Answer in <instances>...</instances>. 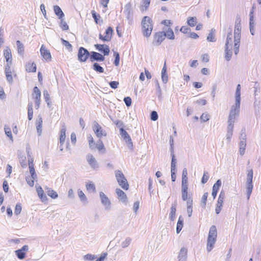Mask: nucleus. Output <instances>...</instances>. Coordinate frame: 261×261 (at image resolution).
Returning a JSON list of instances; mask_svg holds the SVG:
<instances>
[{"label":"nucleus","instance_id":"7c9ffc66","mask_svg":"<svg viewBox=\"0 0 261 261\" xmlns=\"http://www.w3.org/2000/svg\"><path fill=\"white\" fill-rule=\"evenodd\" d=\"M162 80L164 84L167 83L168 81V77L167 74V68L166 66V64L165 63L164 66H163L162 70Z\"/></svg>","mask_w":261,"mask_h":261},{"label":"nucleus","instance_id":"6e6552de","mask_svg":"<svg viewBox=\"0 0 261 261\" xmlns=\"http://www.w3.org/2000/svg\"><path fill=\"white\" fill-rule=\"evenodd\" d=\"M92 128L96 136L98 138H100L102 136H107L106 131L103 130L98 122L95 121L93 122Z\"/></svg>","mask_w":261,"mask_h":261},{"label":"nucleus","instance_id":"393cba45","mask_svg":"<svg viewBox=\"0 0 261 261\" xmlns=\"http://www.w3.org/2000/svg\"><path fill=\"white\" fill-rule=\"evenodd\" d=\"M222 182L221 179H218L216 182L213 185L212 196H217L218 191L221 186Z\"/></svg>","mask_w":261,"mask_h":261},{"label":"nucleus","instance_id":"aec40b11","mask_svg":"<svg viewBox=\"0 0 261 261\" xmlns=\"http://www.w3.org/2000/svg\"><path fill=\"white\" fill-rule=\"evenodd\" d=\"M188 249L185 247L180 249L178 255V261H187Z\"/></svg>","mask_w":261,"mask_h":261},{"label":"nucleus","instance_id":"2f4dec72","mask_svg":"<svg viewBox=\"0 0 261 261\" xmlns=\"http://www.w3.org/2000/svg\"><path fill=\"white\" fill-rule=\"evenodd\" d=\"M26 70L29 72H35L36 71V66L34 62H28L26 64Z\"/></svg>","mask_w":261,"mask_h":261},{"label":"nucleus","instance_id":"f257e3e1","mask_svg":"<svg viewBox=\"0 0 261 261\" xmlns=\"http://www.w3.org/2000/svg\"><path fill=\"white\" fill-rule=\"evenodd\" d=\"M217 237V230L215 225L211 226L207 239L206 250L210 252L214 247Z\"/></svg>","mask_w":261,"mask_h":261},{"label":"nucleus","instance_id":"4468645a","mask_svg":"<svg viewBox=\"0 0 261 261\" xmlns=\"http://www.w3.org/2000/svg\"><path fill=\"white\" fill-rule=\"evenodd\" d=\"M29 250V246L24 245L21 249L15 251V255L19 259H23L25 257V251Z\"/></svg>","mask_w":261,"mask_h":261},{"label":"nucleus","instance_id":"052dcab7","mask_svg":"<svg viewBox=\"0 0 261 261\" xmlns=\"http://www.w3.org/2000/svg\"><path fill=\"white\" fill-rule=\"evenodd\" d=\"M114 56L115 57V60L114 64L115 66H118L119 65L120 57L119 54L117 52H115Z\"/></svg>","mask_w":261,"mask_h":261},{"label":"nucleus","instance_id":"2eb2a0df","mask_svg":"<svg viewBox=\"0 0 261 261\" xmlns=\"http://www.w3.org/2000/svg\"><path fill=\"white\" fill-rule=\"evenodd\" d=\"M101 204L105 207V210L109 211L112 208V203L108 197H100Z\"/></svg>","mask_w":261,"mask_h":261},{"label":"nucleus","instance_id":"5fc2aeb1","mask_svg":"<svg viewBox=\"0 0 261 261\" xmlns=\"http://www.w3.org/2000/svg\"><path fill=\"white\" fill-rule=\"evenodd\" d=\"M132 242V239L129 237H127L125 240L121 243V247L125 248L128 246Z\"/></svg>","mask_w":261,"mask_h":261},{"label":"nucleus","instance_id":"6e6d98bb","mask_svg":"<svg viewBox=\"0 0 261 261\" xmlns=\"http://www.w3.org/2000/svg\"><path fill=\"white\" fill-rule=\"evenodd\" d=\"M188 172L186 168H184L182 173V180L181 182H188Z\"/></svg>","mask_w":261,"mask_h":261},{"label":"nucleus","instance_id":"c03bdc74","mask_svg":"<svg viewBox=\"0 0 261 261\" xmlns=\"http://www.w3.org/2000/svg\"><path fill=\"white\" fill-rule=\"evenodd\" d=\"M188 182H181L182 196H188Z\"/></svg>","mask_w":261,"mask_h":261},{"label":"nucleus","instance_id":"72a5a7b5","mask_svg":"<svg viewBox=\"0 0 261 261\" xmlns=\"http://www.w3.org/2000/svg\"><path fill=\"white\" fill-rule=\"evenodd\" d=\"M184 225V218L181 216H180L179 217L177 223V226H176V232L177 233H179V232L182 229V228L183 227Z\"/></svg>","mask_w":261,"mask_h":261},{"label":"nucleus","instance_id":"f8f14e48","mask_svg":"<svg viewBox=\"0 0 261 261\" xmlns=\"http://www.w3.org/2000/svg\"><path fill=\"white\" fill-rule=\"evenodd\" d=\"M105 56L102 55L100 53L95 51H91L90 53V60L93 62L94 61L101 62L105 60Z\"/></svg>","mask_w":261,"mask_h":261},{"label":"nucleus","instance_id":"0e129e2a","mask_svg":"<svg viewBox=\"0 0 261 261\" xmlns=\"http://www.w3.org/2000/svg\"><path fill=\"white\" fill-rule=\"evenodd\" d=\"M150 119L152 121H156L158 119V114L156 111H153L151 112Z\"/></svg>","mask_w":261,"mask_h":261},{"label":"nucleus","instance_id":"dca6fc26","mask_svg":"<svg viewBox=\"0 0 261 261\" xmlns=\"http://www.w3.org/2000/svg\"><path fill=\"white\" fill-rule=\"evenodd\" d=\"M94 46L97 50L102 53L104 56H107L109 54L110 48L108 45L106 44H96L94 45Z\"/></svg>","mask_w":261,"mask_h":261},{"label":"nucleus","instance_id":"69168bd1","mask_svg":"<svg viewBox=\"0 0 261 261\" xmlns=\"http://www.w3.org/2000/svg\"><path fill=\"white\" fill-rule=\"evenodd\" d=\"M21 211V205L20 203H17L16 205L14 214L16 215L19 214Z\"/></svg>","mask_w":261,"mask_h":261},{"label":"nucleus","instance_id":"7ed1b4c3","mask_svg":"<svg viewBox=\"0 0 261 261\" xmlns=\"http://www.w3.org/2000/svg\"><path fill=\"white\" fill-rule=\"evenodd\" d=\"M240 105L239 103H236L230 108L228 119V123L234 124L236 117L238 116L240 113Z\"/></svg>","mask_w":261,"mask_h":261},{"label":"nucleus","instance_id":"f3484780","mask_svg":"<svg viewBox=\"0 0 261 261\" xmlns=\"http://www.w3.org/2000/svg\"><path fill=\"white\" fill-rule=\"evenodd\" d=\"M11 66V65H6L5 67V73L6 74V80L10 84H12L13 83Z\"/></svg>","mask_w":261,"mask_h":261},{"label":"nucleus","instance_id":"412c9836","mask_svg":"<svg viewBox=\"0 0 261 261\" xmlns=\"http://www.w3.org/2000/svg\"><path fill=\"white\" fill-rule=\"evenodd\" d=\"M176 205H177V202H176V201H175L172 204V205L171 207V211L169 213V219L171 221H174V220L175 219Z\"/></svg>","mask_w":261,"mask_h":261},{"label":"nucleus","instance_id":"3c124183","mask_svg":"<svg viewBox=\"0 0 261 261\" xmlns=\"http://www.w3.org/2000/svg\"><path fill=\"white\" fill-rule=\"evenodd\" d=\"M253 189L252 183H246V193L247 196H250Z\"/></svg>","mask_w":261,"mask_h":261},{"label":"nucleus","instance_id":"a211bd4d","mask_svg":"<svg viewBox=\"0 0 261 261\" xmlns=\"http://www.w3.org/2000/svg\"><path fill=\"white\" fill-rule=\"evenodd\" d=\"M4 55L6 59L7 64L6 65H12V53L11 50L9 47L7 46L4 50Z\"/></svg>","mask_w":261,"mask_h":261},{"label":"nucleus","instance_id":"09e8293b","mask_svg":"<svg viewBox=\"0 0 261 261\" xmlns=\"http://www.w3.org/2000/svg\"><path fill=\"white\" fill-rule=\"evenodd\" d=\"M5 132L6 135L13 141V137L10 127L7 125L5 126Z\"/></svg>","mask_w":261,"mask_h":261},{"label":"nucleus","instance_id":"ea45409f","mask_svg":"<svg viewBox=\"0 0 261 261\" xmlns=\"http://www.w3.org/2000/svg\"><path fill=\"white\" fill-rule=\"evenodd\" d=\"M16 45L17 47V51L19 54L22 55L24 53V46L23 44L19 41H16Z\"/></svg>","mask_w":261,"mask_h":261},{"label":"nucleus","instance_id":"6ab92c4d","mask_svg":"<svg viewBox=\"0 0 261 261\" xmlns=\"http://www.w3.org/2000/svg\"><path fill=\"white\" fill-rule=\"evenodd\" d=\"M40 53L43 58L47 61L51 60V56L49 51L47 49L44 45H42L40 48Z\"/></svg>","mask_w":261,"mask_h":261},{"label":"nucleus","instance_id":"9b49d317","mask_svg":"<svg viewBox=\"0 0 261 261\" xmlns=\"http://www.w3.org/2000/svg\"><path fill=\"white\" fill-rule=\"evenodd\" d=\"M165 39L164 31L156 33L154 36V39L152 44L155 46L160 45Z\"/></svg>","mask_w":261,"mask_h":261},{"label":"nucleus","instance_id":"864d4df0","mask_svg":"<svg viewBox=\"0 0 261 261\" xmlns=\"http://www.w3.org/2000/svg\"><path fill=\"white\" fill-rule=\"evenodd\" d=\"M89 142V147L91 149H93L95 148V143H94V139L91 135H89L87 137Z\"/></svg>","mask_w":261,"mask_h":261},{"label":"nucleus","instance_id":"ddd939ff","mask_svg":"<svg viewBox=\"0 0 261 261\" xmlns=\"http://www.w3.org/2000/svg\"><path fill=\"white\" fill-rule=\"evenodd\" d=\"M120 134L123 139L128 144L129 148H132L133 146V142L129 135L126 132V131L123 128H121L120 129Z\"/></svg>","mask_w":261,"mask_h":261},{"label":"nucleus","instance_id":"680f3d73","mask_svg":"<svg viewBox=\"0 0 261 261\" xmlns=\"http://www.w3.org/2000/svg\"><path fill=\"white\" fill-rule=\"evenodd\" d=\"M235 102L241 103V91L236 90V91Z\"/></svg>","mask_w":261,"mask_h":261},{"label":"nucleus","instance_id":"423d86ee","mask_svg":"<svg viewBox=\"0 0 261 261\" xmlns=\"http://www.w3.org/2000/svg\"><path fill=\"white\" fill-rule=\"evenodd\" d=\"M241 29H234V53L237 55L239 52V47L241 39Z\"/></svg>","mask_w":261,"mask_h":261},{"label":"nucleus","instance_id":"20e7f679","mask_svg":"<svg viewBox=\"0 0 261 261\" xmlns=\"http://www.w3.org/2000/svg\"><path fill=\"white\" fill-rule=\"evenodd\" d=\"M115 176L119 185L124 190H127L128 184L124 174L120 170L115 171Z\"/></svg>","mask_w":261,"mask_h":261},{"label":"nucleus","instance_id":"5701e85b","mask_svg":"<svg viewBox=\"0 0 261 261\" xmlns=\"http://www.w3.org/2000/svg\"><path fill=\"white\" fill-rule=\"evenodd\" d=\"M232 55V47L225 46V59L227 61H229L231 60Z\"/></svg>","mask_w":261,"mask_h":261},{"label":"nucleus","instance_id":"c756f323","mask_svg":"<svg viewBox=\"0 0 261 261\" xmlns=\"http://www.w3.org/2000/svg\"><path fill=\"white\" fill-rule=\"evenodd\" d=\"M66 127L65 125H63L62 126V128L60 131V143H64L66 138Z\"/></svg>","mask_w":261,"mask_h":261},{"label":"nucleus","instance_id":"79ce46f5","mask_svg":"<svg viewBox=\"0 0 261 261\" xmlns=\"http://www.w3.org/2000/svg\"><path fill=\"white\" fill-rule=\"evenodd\" d=\"M92 68L95 71L99 73H102L104 71V69L97 63H94L93 65Z\"/></svg>","mask_w":261,"mask_h":261},{"label":"nucleus","instance_id":"cd10ccee","mask_svg":"<svg viewBox=\"0 0 261 261\" xmlns=\"http://www.w3.org/2000/svg\"><path fill=\"white\" fill-rule=\"evenodd\" d=\"M54 11L55 14L58 16L59 19H61L62 18H63L64 17V14L59 6H54Z\"/></svg>","mask_w":261,"mask_h":261},{"label":"nucleus","instance_id":"49530a36","mask_svg":"<svg viewBox=\"0 0 261 261\" xmlns=\"http://www.w3.org/2000/svg\"><path fill=\"white\" fill-rule=\"evenodd\" d=\"M60 19V27L63 31L68 30L69 29V27L66 21L64 20L63 18H62Z\"/></svg>","mask_w":261,"mask_h":261},{"label":"nucleus","instance_id":"e433bc0d","mask_svg":"<svg viewBox=\"0 0 261 261\" xmlns=\"http://www.w3.org/2000/svg\"><path fill=\"white\" fill-rule=\"evenodd\" d=\"M215 30L212 29L207 36L206 40L209 42H214L216 41L215 35Z\"/></svg>","mask_w":261,"mask_h":261},{"label":"nucleus","instance_id":"de8ad7c7","mask_svg":"<svg viewBox=\"0 0 261 261\" xmlns=\"http://www.w3.org/2000/svg\"><path fill=\"white\" fill-rule=\"evenodd\" d=\"M29 171L31 176V178L33 179H36L37 178V174L36 173L34 166L32 165L29 166Z\"/></svg>","mask_w":261,"mask_h":261},{"label":"nucleus","instance_id":"c85d7f7f","mask_svg":"<svg viewBox=\"0 0 261 261\" xmlns=\"http://www.w3.org/2000/svg\"><path fill=\"white\" fill-rule=\"evenodd\" d=\"M224 197H219L215 209V212L217 214H219L220 213Z\"/></svg>","mask_w":261,"mask_h":261},{"label":"nucleus","instance_id":"e2e57ef3","mask_svg":"<svg viewBox=\"0 0 261 261\" xmlns=\"http://www.w3.org/2000/svg\"><path fill=\"white\" fill-rule=\"evenodd\" d=\"M208 178H209V176H208V172L206 171H204L203 176L201 179L202 184H205L208 180Z\"/></svg>","mask_w":261,"mask_h":261},{"label":"nucleus","instance_id":"4be33fe9","mask_svg":"<svg viewBox=\"0 0 261 261\" xmlns=\"http://www.w3.org/2000/svg\"><path fill=\"white\" fill-rule=\"evenodd\" d=\"M36 125L37 134L38 136H40L42 133V119L40 115L38 116L36 119Z\"/></svg>","mask_w":261,"mask_h":261},{"label":"nucleus","instance_id":"473e14b6","mask_svg":"<svg viewBox=\"0 0 261 261\" xmlns=\"http://www.w3.org/2000/svg\"><path fill=\"white\" fill-rule=\"evenodd\" d=\"M240 153L241 155H244L245 151L246 143V139L242 138L240 142Z\"/></svg>","mask_w":261,"mask_h":261},{"label":"nucleus","instance_id":"bf43d9fd","mask_svg":"<svg viewBox=\"0 0 261 261\" xmlns=\"http://www.w3.org/2000/svg\"><path fill=\"white\" fill-rule=\"evenodd\" d=\"M86 188L89 192H94L95 190V185L92 182H90L86 185Z\"/></svg>","mask_w":261,"mask_h":261},{"label":"nucleus","instance_id":"b1692460","mask_svg":"<svg viewBox=\"0 0 261 261\" xmlns=\"http://www.w3.org/2000/svg\"><path fill=\"white\" fill-rule=\"evenodd\" d=\"M234 124L231 123H228L227 126V131L226 134V139L228 140V142H230L231 137L233 134V129Z\"/></svg>","mask_w":261,"mask_h":261},{"label":"nucleus","instance_id":"a18cd8bd","mask_svg":"<svg viewBox=\"0 0 261 261\" xmlns=\"http://www.w3.org/2000/svg\"><path fill=\"white\" fill-rule=\"evenodd\" d=\"M95 147H96L99 151H101L102 150H103L104 151H105L104 145L102 141L100 139H99L97 143L95 144Z\"/></svg>","mask_w":261,"mask_h":261},{"label":"nucleus","instance_id":"bb28decb","mask_svg":"<svg viewBox=\"0 0 261 261\" xmlns=\"http://www.w3.org/2000/svg\"><path fill=\"white\" fill-rule=\"evenodd\" d=\"M229 31L228 32L225 46H232V30L229 29Z\"/></svg>","mask_w":261,"mask_h":261},{"label":"nucleus","instance_id":"39448f33","mask_svg":"<svg viewBox=\"0 0 261 261\" xmlns=\"http://www.w3.org/2000/svg\"><path fill=\"white\" fill-rule=\"evenodd\" d=\"M123 13L128 20V24L132 25L133 23V10L130 3H128L124 6Z\"/></svg>","mask_w":261,"mask_h":261},{"label":"nucleus","instance_id":"4d7b16f0","mask_svg":"<svg viewBox=\"0 0 261 261\" xmlns=\"http://www.w3.org/2000/svg\"><path fill=\"white\" fill-rule=\"evenodd\" d=\"M106 35L105 36H108L109 38H110V41L111 40L113 34V30L112 27H109L107 28L105 32Z\"/></svg>","mask_w":261,"mask_h":261},{"label":"nucleus","instance_id":"603ef678","mask_svg":"<svg viewBox=\"0 0 261 261\" xmlns=\"http://www.w3.org/2000/svg\"><path fill=\"white\" fill-rule=\"evenodd\" d=\"M45 191L47 196H58L57 192L48 187H46L45 188Z\"/></svg>","mask_w":261,"mask_h":261},{"label":"nucleus","instance_id":"774afa93","mask_svg":"<svg viewBox=\"0 0 261 261\" xmlns=\"http://www.w3.org/2000/svg\"><path fill=\"white\" fill-rule=\"evenodd\" d=\"M63 44L68 49H70L72 48L71 44L68 41L63 39H61Z\"/></svg>","mask_w":261,"mask_h":261},{"label":"nucleus","instance_id":"1a4fd4ad","mask_svg":"<svg viewBox=\"0 0 261 261\" xmlns=\"http://www.w3.org/2000/svg\"><path fill=\"white\" fill-rule=\"evenodd\" d=\"M86 158L88 164L92 169L97 170L99 169V164L92 154L88 153Z\"/></svg>","mask_w":261,"mask_h":261},{"label":"nucleus","instance_id":"c9c22d12","mask_svg":"<svg viewBox=\"0 0 261 261\" xmlns=\"http://www.w3.org/2000/svg\"><path fill=\"white\" fill-rule=\"evenodd\" d=\"M91 14L92 17L94 19V21L96 24H101L102 23V20H99V18H100V16L99 14H97L94 10H92L91 11Z\"/></svg>","mask_w":261,"mask_h":261},{"label":"nucleus","instance_id":"f03ea898","mask_svg":"<svg viewBox=\"0 0 261 261\" xmlns=\"http://www.w3.org/2000/svg\"><path fill=\"white\" fill-rule=\"evenodd\" d=\"M142 32L146 37H149L153 29L152 19L148 16H144L141 21Z\"/></svg>","mask_w":261,"mask_h":261},{"label":"nucleus","instance_id":"13d9d810","mask_svg":"<svg viewBox=\"0 0 261 261\" xmlns=\"http://www.w3.org/2000/svg\"><path fill=\"white\" fill-rule=\"evenodd\" d=\"M184 201H187V207H192L193 200L191 197H182Z\"/></svg>","mask_w":261,"mask_h":261},{"label":"nucleus","instance_id":"0eeeda50","mask_svg":"<svg viewBox=\"0 0 261 261\" xmlns=\"http://www.w3.org/2000/svg\"><path fill=\"white\" fill-rule=\"evenodd\" d=\"M90 53L83 47H80L78 50L77 58L81 62H84L90 57Z\"/></svg>","mask_w":261,"mask_h":261},{"label":"nucleus","instance_id":"37998d69","mask_svg":"<svg viewBox=\"0 0 261 261\" xmlns=\"http://www.w3.org/2000/svg\"><path fill=\"white\" fill-rule=\"evenodd\" d=\"M197 23V18L196 17H190L188 18L187 23L191 27H194Z\"/></svg>","mask_w":261,"mask_h":261},{"label":"nucleus","instance_id":"58836bf2","mask_svg":"<svg viewBox=\"0 0 261 261\" xmlns=\"http://www.w3.org/2000/svg\"><path fill=\"white\" fill-rule=\"evenodd\" d=\"M176 163H171V179L172 181H175L176 179L175 170H176Z\"/></svg>","mask_w":261,"mask_h":261},{"label":"nucleus","instance_id":"f704fd0d","mask_svg":"<svg viewBox=\"0 0 261 261\" xmlns=\"http://www.w3.org/2000/svg\"><path fill=\"white\" fill-rule=\"evenodd\" d=\"M33 97L35 100H40L41 91L37 87H35L33 89Z\"/></svg>","mask_w":261,"mask_h":261},{"label":"nucleus","instance_id":"9d476101","mask_svg":"<svg viewBox=\"0 0 261 261\" xmlns=\"http://www.w3.org/2000/svg\"><path fill=\"white\" fill-rule=\"evenodd\" d=\"M254 9L255 7L253 6L249 13V29L250 33L253 36L255 34L256 25L253 15Z\"/></svg>","mask_w":261,"mask_h":261},{"label":"nucleus","instance_id":"338daca9","mask_svg":"<svg viewBox=\"0 0 261 261\" xmlns=\"http://www.w3.org/2000/svg\"><path fill=\"white\" fill-rule=\"evenodd\" d=\"M200 119L203 122H206L210 119V116L208 114L203 113L200 117Z\"/></svg>","mask_w":261,"mask_h":261},{"label":"nucleus","instance_id":"a878e982","mask_svg":"<svg viewBox=\"0 0 261 261\" xmlns=\"http://www.w3.org/2000/svg\"><path fill=\"white\" fill-rule=\"evenodd\" d=\"M164 34L165 37H167L169 39L173 40L175 38L174 34L172 29L170 28L168 29H164Z\"/></svg>","mask_w":261,"mask_h":261},{"label":"nucleus","instance_id":"a19ab883","mask_svg":"<svg viewBox=\"0 0 261 261\" xmlns=\"http://www.w3.org/2000/svg\"><path fill=\"white\" fill-rule=\"evenodd\" d=\"M43 96L47 106L50 107L51 106L50 96L48 91L46 90L43 91Z\"/></svg>","mask_w":261,"mask_h":261},{"label":"nucleus","instance_id":"8fccbe9b","mask_svg":"<svg viewBox=\"0 0 261 261\" xmlns=\"http://www.w3.org/2000/svg\"><path fill=\"white\" fill-rule=\"evenodd\" d=\"M253 172L252 169L248 171L246 183H252Z\"/></svg>","mask_w":261,"mask_h":261},{"label":"nucleus","instance_id":"4c0bfd02","mask_svg":"<svg viewBox=\"0 0 261 261\" xmlns=\"http://www.w3.org/2000/svg\"><path fill=\"white\" fill-rule=\"evenodd\" d=\"M28 119L31 120L33 116V104L31 102H29L28 106Z\"/></svg>","mask_w":261,"mask_h":261}]
</instances>
